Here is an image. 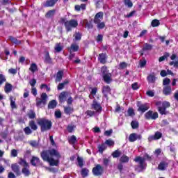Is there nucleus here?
Wrapping results in <instances>:
<instances>
[{"label":"nucleus","instance_id":"cd10ccee","mask_svg":"<svg viewBox=\"0 0 178 178\" xmlns=\"http://www.w3.org/2000/svg\"><path fill=\"white\" fill-rule=\"evenodd\" d=\"M102 92V94H104V97H108L107 94H109V92H111V87H109V86H103Z\"/></svg>","mask_w":178,"mask_h":178},{"label":"nucleus","instance_id":"39448f33","mask_svg":"<svg viewBox=\"0 0 178 178\" xmlns=\"http://www.w3.org/2000/svg\"><path fill=\"white\" fill-rule=\"evenodd\" d=\"M156 106L158 107V111L159 112L160 115H168V111H166V109L168 108H170V103L169 102H156L155 103Z\"/></svg>","mask_w":178,"mask_h":178},{"label":"nucleus","instance_id":"49530a36","mask_svg":"<svg viewBox=\"0 0 178 178\" xmlns=\"http://www.w3.org/2000/svg\"><path fill=\"white\" fill-rule=\"evenodd\" d=\"M160 24H161V22H159V20L156 19H153L151 22L152 27H158Z\"/></svg>","mask_w":178,"mask_h":178},{"label":"nucleus","instance_id":"aec40b11","mask_svg":"<svg viewBox=\"0 0 178 178\" xmlns=\"http://www.w3.org/2000/svg\"><path fill=\"white\" fill-rule=\"evenodd\" d=\"M169 166V163L166 162L165 161H163L160 162V163L158 165V170H166L168 167Z\"/></svg>","mask_w":178,"mask_h":178},{"label":"nucleus","instance_id":"e2e57ef3","mask_svg":"<svg viewBox=\"0 0 178 178\" xmlns=\"http://www.w3.org/2000/svg\"><path fill=\"white\" fill-rule=\"evenodd\" d=\"M104 144H106L108 147H113V145H115V142L111 139H108L105 141Z\"/></svg>","mask_w":178,"mask_h":178},{"label":"nucleus","instance_id":"f257e3e1","mask_svg":"<svg viewBox=\"0 0 178 178\" xmlns=\"http://www.w3.org/2000/svg\"><path fill=\"white\" fill-rule=\"evenodd\" d=\"M37 124L40 127L41 133L48 131L52 129V121L45 118H38L37 120Z\"/></svg>","mask_w":178,"mask_h":178},{"label":"nucleus","instance_id":"a19ab883","mask_svg":"<svg viewBox=\"0 0 178 178\" xmlns=\"http://www.w3.org/2000/svg\"><path fill=\"white\" fill-rule=\"evenodd\" d=\"M74 111V109L72 107L67 106L64 108L65 115H71V113H73Z\"/></svg>","mask_w":178,"mask_h":178},{"label":"nucleus","instance_id":"6e6552de","mask_svg":"<svg viewBox=\"0 0 178 178\" xmlns=\"http://www.w3.org/2000/svg\"><path fill=\"white\" fill-rule=\"evenodd\" d=\"M94 176H102L104 173V167L100 164H97L92 170Z\"/></svg>","mask_w":178,"mask_h":178},{"label":"nucleus","instance_id":"dca6fc26","mask_svg":"<svg viewBox=\"0 0 178 178\" xmlns=\"http://www.w3.org/2000/svg\"><path fill=\"white\" fill-rule=\"evenodd\" d=\"M11 169L14 173H15L16 176H21L22 172H20V166L17 165V163H14L11 165Z\"/></svg>","mask_w":178,"mask_h":178},{"label":"nucleus","instance_id":"f3484780","mask_svg":"<svg viewBox=\"0 0 178 178\" xmlns=\"http://www.w3.org/2000/svg\"><path fill=\"white\" fill-rule=\"evenodd\" d=\"M58 0H47L44 2L43 6L44 8H52L56 5V3Z\"/></svg>","mask_w":178,"mask_h":178},{"label":"nucleus","instance_id":"4be33fe9","mask_svg":"<svg viewBox=\"0 0 178 178\" xmlns=\"http://www.w3.org/2000/svg\"><path fill=\"white\" fill-rule=\"evenodd\" d=\"M63 79V70H59L56 75L55 83H60Z\"/></svg>","mask_w":178,"mask_h":178},{"label":"nucleus","instance_id":"c85d7f7f","mask_svg":"<svg viewBox=\"0 0 178 178\" xmlns=\"http://www.w3.org/2000/svg\"><path fill=\"white\" fill-rule=\"evenodd\" d=\"M163 92L164 95H170L172 94V87L169 86H165L163 89Z\"/></svg>","mask_w":178,"mask_h":178},{"label":"nucleus","instance_id":"5701e85b","mask_svg":"<svg viewBox=\"0 0 178 178\" xmlns=\"http://www.w3.org/2000/svg\"><path fill=\"white\" fill-rule=\"evenodd\" d=\"M79 49H80V47L79 46V44L76 43H72L70 47V54H73V52H77Z\"/></svg>","mask_w":178,"mask_h":178},{"label":"nucleus","instance_id":"4468645a","mask_svg":"<svg viewBox=\"0 0 178 178\" xmlns=\"http://www.w3.org/2000/svg\"><path fill=\"white\" fill-rule=\"evenodd\" d=\"M98 60L99 63L105 65V63H106V60H108V55H106V53L99 54L98 56Z\"/></svg>","mask_w":178,"mask_h":178},{"label":"nucleus","instance_id":"de8ad7c7","mask_svg":"<svg viewBox=\"0 0 178 178\" xmlns=\"http://www.w3.org/2000/svg\"><path fill=\"white\" fill-rule=\"evenodd\" d=\"M148 83H155V75L150 74L147 77Z\"/></svg>","mask_w":178,"mask_h":178},{"label":"nucleus","instance_id":"58836bf2","mask_svg":"<svg viewBox=\"0 0 178 178\" xmlns=\"http://www.w3.org/2000/svg\"><path fill=\"white\" fill-rule=\"evenodd\" d=\"M129 161H130V158H129V156H127L126 155H122L120 158V163H127L129 162Z\"/></svg>","mask_w":178,"mask_h":178},{"label":"nucleus","instance_id":"a878e982","mask_svg":"<svg viewBox=\"0 0 178 178\" xmlns=\"http://www.w3.org/2000/svg\"><path fill=\"white\" fill-rule=\"evenodd\" d=\"M44 63L47 65H52V58L49 56V52H47L45 56H44Z\"/></svg>","mask_w":178,"mask_h":178},{"label":"nucleus","instance_id":"b1692460","mask_svg":"<svg viewBox=\"0 0 178 178\" xmlns=\"http://www.w3.org/2000/svg\"><path fill=\"white\" fill-rule=\"evenodd\" d=\"M55 13H56V10H50L46 13L44 17H46V19H52V17L55 16Z\"/></svg>","mask_w":178,"mask_h":178},{"label":"nucleus","instance_id":"79ce46f5","mask_svg":"<svg viewBox=\"0 0 178 178\" xmlns=\"http://www.w3.org/2000/svg\"><path fill=\"white\" fill-rule=\"evenodd\" d=\"M97 148L100 154H104V151L106 149V145H105V143H102L101 145H98Z\"/></svg>","mask_w":178,"mask_h":178},{"label":"nucleus","instance_id":"bb28decb","mask_svg":"<svg viewBox=\"0 0 178 178\" xmlns=\"http://www.w3.org/2000/svg\"><path fill=\"white\" fill-rule=\"evenodd\" d=\"M87 5L82 3L81 5H75L74 10L76 12H80V10H86Z\"/></svg>","mask_w":178,"mask_h":178},{"label":"nucleus","instance_id":"393cba45","mask_svg":"<svg viewBox=\"0 0 178 178\" xmlns=\"http://www.w3.org/2000/svg\"><path fill=\"white\" fill-rule=\"evenodd\" d=\"M26 177H29L31 172H30V165L29 167H23L22 172Z\"/></svg>","mask_w":178,"mask_h":178},{"label":"nucleus","instance_id":"9b49d317","mask_svg":"<svg viewBox=\"0 0 178 178\" xmlns=\"http://www.w3.org/2000/svg\"><path fill=\"white\" fill-rule=\"evenodd\" d=\"M92 109L96 111L97 113H101L102 112V106H101V104L98 103L97 102V99H94L92 102V104L91 105Z\"/></svg>","mask_w":178,"mask_h":178},{"label":"nucleus","instance_id":"1a4fd4ad","mask_svg":"<svg viewBox=\"0 0 178 178\" xmlns=\"http://www.w3.org/2000/svg\"><path fill=\"white\" fill-rule=\"evenodd\" d=\"M136 106L138 107V112H140L141 113H145V112H147L149 109L147 104H143L140 101L137 102Z\"/></svg>","mask_w":178,"mask_h":178},{"label":"nucleus","instance_id":"f704fd0d","mask_svg":"<svg viewBox=\"0 0 178 178\" xmlns=\"http://www.w3.org/2000/svg\"><path fill=\"white\" fill-rule=\"evenodd\" d=\"M68 143L71 145H74V144L77 143V138L76 137V136L74 135L71 136V137L68 138Z\"/></svg>","mask_w":178,"mask_h":178},{"label":"nucleus","instance_id":"4d7b16f0","mask_svg":"<svg viewBox=\"0 0 178 178\" xmlns=\"http://www.w3.org/2000/svg\"><path fill=\"white\" fill-rule=\"evenodd\" d=\"M24 131L26 136H30L31 133H33V131H31V129H30V127H26L24 129Z\"/></svg>","mask_w":178,"mask_h":178},{"label":"nucleus","instance_id":"423d86ee","mask_svg":"<svg viewBox=\"0 0 178 178\" xmlns=\"http://www.w3.org/2000/svg\"><path fill=\"white\" fill-rule=\"evenodd\" d=\"M47 101H48V95L47 93L43 92L40 95V98H36V106L42 108L47 105Z\"/></svg>","mask_w":178,"mask_h":178},{"label":"nucleus","instance_id":"603ef678","mask_svg":"<svg viewBox=\"0 0 178 178\" xmlns=\"http://www.w3.org/2000/svg\"><path fill=\"white\" fill-rule=\"evenodd\" d=\"M131 126L132 127V129H138L139 127V124L138 121H131Z\"/></svg>","mask_w":178,"mask_h":178},{"label":"nucleus","instance_id":"09e8293b","mask_svg":"<svg viewBox=\"0 0 178 178\" xmlns=\"http://www.w3.org/2000/svg\"><path fill=\"white\" fill-rule=\"evenodd\" d=\"M77 162L80 168H83V166H84V160H83V158L78 156Z\"/></svg>","mask_w":178,"mask_h":178},{"label":"nucleus","instance_id":"20e7f679","mask_svg":"<svg viewBox=\"0 0 178 178\" xmlns=\"http://www.w3.org/2000/svg\"><path fill=\"white\" fill-rule=\"evenodd\" d=\"M40 156L44 162H48L50 166H58L59 165V159L55 160L54 158L50 157L47 152H42Z\"/></svg>","mask_w":178,"mask_h":178},{"label":"nucleus","instance_id":"5fc2aeb1","mask_svg":"<svg viewBox=\"0 0 178 178\" xmlns=\"http://www.w3.org/2000/svg\"><path fill=\"white\" fill-rule=\"evenodd\" d=\"M124 3L125 6H128V8H133V2L131 0H124Z\"/></svg>","mask_w":178,"mask_h":178},{"label":"nucleus","instance_id":"2eb2a0df","mask_svg":"<svg viewBox=\"0 0 178 178\" xmlns=\"http://www.w3.org/2000/svg\"><path fill=\"white\" fill-rule=\"evenodd\" d=\"M161 138H162V134L160 131H156L154 136H149L148 140L151 142L156 140H161Z\"/></svg>","mask_w":178,"mask_h":178},{"label":"nucleus","instance_id":"c9c22d12","mask_svg":"<svg viewBox=\"0 0 178 178\" xmlns=\"http://www.w3.org/2000/svg\"><path fill=\"white\" fill-rule=\"evenodd\" d=\"M12 88H13V86H12V84L9 83H6L4 87V91L5 92H6V94H8L10 92V91H12Z\"/></svg>","mask_w":178,"mask_h":178},{"label":"nucleus","instance_id":"f03ea898","mask_svg":"<svg viewBox=\"0 0 178 178\" xmlns=\"http://www.w3.org/2000/svg\"><path fill=\"white\" fill-rule=\"evenodd\" d=\"M145 159L147 161H152V156H149L148 154L145 153L144 158L141 156H137L134 159V162H139V165L138 168L140 169L138 172H143L145 169H147V163H145Z\"/></svg>","mask_w":178,"mask_h":178},{"label":"nucleus","instance_id":"c756f323","mask_svg":"<svg viewBox=\"0 0 178 178\" xmlns=\"http://www.w3.org/2000/svg\"><path fill=\"white\" fill-rule=\"evenodd\" d=\"M57 105H58V102H56V100L53 99L49 102L48 109H55Z\"/></svg>","mask_w":178,"mask_h":178},{"label":"nucleus","instance_id":"9d476101","mask_svg":"<svg viewBox=\"0 0 178 178\" xmlns=\"http://www.w3.org/2000/svg\"><path fill=\"white\" fill-rule=\"evenodd\" d=\"M42 152H47L49 155V156H56V158H57V159H60L61 156L60 154H59V152H58V150L55 149H49V150H43L42 151Z\"/></svg>","mask_w":178,"mask_h":178},{"label":"nucleus","instance_id":"864d4df0","mask_svg":"<svg viewBox=\"0 0 178 178\" xmlns=\"http://www.w3.org/2000/svg\"><path fill=\"white\" fill-rule=\"evenodd\" d=\"M3 83H6V76L5 75L0 74V87L3 84Z\"/></svg>","mask_w":178,"mask_h":178},{"label":"nucleus","instance_id":"72a5a7b5","mask_svg":"<svg viewBox=\"0 0 178 178\" xmlns=\"http://www.w3.org/2000/svg\"><path fill=\"white\" fill-rule=\"evenodd\" d=\"M29 126L31 127V130H33L34 131L38 129V126H37V124H35V121L34 120L29 121Z\"/></svg>","mask_w":178,"mask_h":178},{"label":"nucleus","instance_id":"13d9d810","mask_svg":"<svg viewBox=\"0 0 178 178\" xmlns=\"http://www.w3.org/2000/svg\"><path fill=\"white\" fill-rule=\"evenodd\" d=\"M54 49L56 52H61L63 48H62V46H60V43H56V47H54Z\"/></svg>","mask_w":178,"mask_h":178},{"label":"nucleus","instance_id":"7ed1b4c3","mask_svg":"<svg viewBox=\"0 0 178 178\" xmlns=\"http://www.w3.org/2000/svg\"><path fill=\"white\" fill-rule=\"evenodd\" d=\"M60 23L64 24L67 33L72 31V29H76L79 26V22L74 19L67 20L66 18H60Z\"/></svg>","mask_w":178,"mask_h":178},{"label":"nucleus","instance_id":"4c0bfd02","mask_svg":"<svg viewBox=\"0 0 178 178\" xmlns=\"http://www.w3.org/2000/svg\"><path fill=\"white\" fill-rule=\"evenodd\" d=\"M19 165L21 166H23V168L29 167V163L26 161L24 159H19V161L18 162Z\"/></svg>","mask_w":178,"mask_h":178},{"label":"nucleus","instance_id":"052dcab7","mask_svg":"<svg viewBox=\"0 0 178 178\" xmlns=\"http://www.w3.org/2000/svg\"><path fill=\"white\" fill-rule=\"evenodd\" d=\"M90 171L88 170V169H87V168H83L82 170H81V175H82V176H84V177H86V176H88V172H89Z\"/></svg>","mask_w":178,"mask_h":178},{"label":"nucleus","instance_id":"0e129e2a","mask_svg":"<svg viewBox=\"0 0 178 178\" xmlns=\"http://www.w3.org/2000/svg\"><path fill=\"white\" fill-rule=\"evenodd\" d=\"M101 72H102V76H104V74H108V67L105 65L102 67Z\"/></svg>","mask_w":178,"mask_h":178},{"label":"nucleus","instance_id":"412c9836","mask_svg":"<svg viewBox=\"0 0 178 178\" xmlns=\"http://www.w3.org/2000/svg\"><path fill=\"white\" fill-rule=\"evenodd\" d=\"M103 80L105 83L107 84H109L112 82V74L108 73L104 74V75H102Z\"/></svg>","mask_w":178,"mask_h":178},{"label":"nucleus","instance_id":"e433bc0d","mask_svg":"<svg viewBox=\"0 0 178 178\" xmlns=\"http://www.w3.org/2000/svg\"><path fill=\"white\" fill-rule=\"evenodd\" d=\"M152 48H154V46H152V44L145 43L144 44L143 47L142 48V51H143V52H144L145 51H152Z\"/></svg>","mask_w":178,"mask_h":178},{"label":"nucleus","instance_id":"7c9ffc66","mask_svg":"<svg viewBox=\"0 0 178 178\" xmlns=\"http://www.w3.org/2000/svg\"><path fill=\"white\" fill-rule=\"evenodd\" d=\"M66 84H69V79H65L62 83H60L57 86V89L58 90H63V88H65V86H66Z\"/></svg>","mask_w":178,"mask_h":178},{"label":"nucleus","instance_id":"3c124183","mask_svg":"<svg viewBox=\"0 0 178 178\" xmlns=\"http://www.w3.org/2000/svg\"><path fill=\"white\" fill-rule=\"evenodd\" d=\"M126 67H127V63L126 62H121L120 64H119V67L118 69L120 70H123L124 69H126Z\"/></svg>","mask_w":178,"mask_h":178},{"label":"nucleus","instance_id":"ea45409f","mask_svg":"<svg viewBox=\"0 0 178 178\" xmlns=\"http://www.w3.org/2000/svg\"><path fill=\"white\" fill-rule=\"evenodd\" d=\"M10 106L12 109H16V108H17L15 103L16 98H15V97L10 96Z\"/></svg>","mask_w":178,"mask_h":178},{"label":"nucleus","instance_id":"338daca9","mask_svg":"<svg viewBox=\"0 0 178 178\" xmlns=\"http://www.w3.org/2000/svg\"><path fill=\"white\" fill-rule=\"evenodd\" d=\"M170 84V79L169 78H165L163 81V86H169Z\"/></svg>","mask_w":178,"mask_h":178},{"label":"nucleus","instance_id":"f8f14e48","mask_svg":"<svg viewBox=\"0 0 178 178\" xmlns=\"http://www.w3.org/2000/svg\"><path fill=\"white\" fill-rule=\"evenodd\" d=\"M103 19H104V13L100 11L95 15L93 22L95 23V24L101 23V20H102Z\"/></svg>","mask_w":178,"mask_h":178},{"label":"nucleus","instance_id":"37998d69","mask_svg":"<svg viewBox=\"0 0 178 178\" xmlns=\"http://www.w3.org/2000/svg\"><path fill=\"white\" fill-rule=\"evenodd\" d=\"M29 70L32 73H35V72H37V70H38V67L37 66V64H35V63L31 64Z\"/></svg>","mask_w":178,"mask_h":178},{"label":"nucleus","instance_id":"680f3d73","mask_svg":"<svg viewBox=\"0 0 178 178\" xmlns=\"http://www.w3.org/2000/svg\"><path fill=\"white\" fill-rule=\"evenodd\" d=\"M28 116L29 119H35V112H34V111L31 110L28 113Z\"/></svg>","mask_w":178,"mask_h":178},{"label":"nucleus","instance_id":"6e6d98bb","mask_svg":"<svg viewBox=\"0 0 178 178\" xmlns=\"http://www.w3.org/2000/svg\"><path fill=\"white\" fill-rule=\"evenodd\" d=\"M170 56V54L169 53H165L163 56H161L159 58V62H163V60H165V59L167 58H169Z\"/></svg>","mask_w":178,"mask_h":178},{"label":"nucleus","instance_id":"473e14b6","mask_svg":"<svg viewBox=\"0 0 178 178\" xmlns=\"http://www.w3.org/2000/svg\"><path fill=\"white\" fill-rule=\"evenodd\" d=\"M10 41L13 42V44H15V45H20L22 44V41L17 40V38L13 37V36H9L8 37Z\"/></svg>","mask_w":178,"mask_h":178},{"label":"nucleus","instance_id":"2f4dec72","mask_svg":"<svg viewBox=\"0 0 178 178\" xmlns=\"http://www.w3.org/2000/svg\"><path fill=\"white\" fill-rule=\"evenodd\" d=\"M74 39L73 41H81V33L80 32H75L74 34L73 35Z\"/></svg>","mask_w":178,"mask_h":178},{"label":"nucleus","instance_id":"774afa93","mask_svg":"<svg viewBox=\"0 0 178 178\" xmlns=\"http://www.w3.org/2000/svg\"><path fill=\"white\" fill-rule=\"evenodd\" d=\"M74 126L73 125H68L67 127V130L68 131V133H73V131H74Z\"/></svg>","mask_w":178,"mask_h":178},{"label":"nucleus","instance_id":"a211bd4d","mask_svg":"<svg viewBox=\"0 0 178 178\" xmlns=\"http://www.w3.org/2000/svg\"><path fill=\"white\" fill-rule=\"evenodd\" d=\"M31 164L32 166H40L42 165L41 160H40V158L33 156L31 159Z\"/></svg>","mask_w":178,"mask_h":178},{"label":"nucleus","instance_id":"6ab92c4d","mask_svg":"<svg viewBox=\"0 0 178 178\" xmlns=\"http://www.w3.org/2000/svg\"><path fill=\"white\" fill-rule=\"evenodd\" d=\"M67 95H69V93L67 92H62L61 93H60L59 96H58V101L60 102V104H63V102H65L67 98Z\"/></svg>","mask_w":178,"mask_h":178},{"label":"nucleus","instance_id":"a18cd8bd","mask_svg":"<svg viewBox=\"0 0 178 178\" xmlns=\"http://www.w3.org/2000/svg\"><path fill=\"white\" fill-rule=\"evenodd\" d=\"M109 163H111V158H104L103 159V165L105 168H108L109 166Z\"/></svg>","mask_w":178,"mask_h":178},{"label":"nucleus","instance_id":"69168bd1","mask_svg":"<svg viewBox=\"0 0 178 178\" xmlns=\"http://www.w3.org/2000/svg\"><path fill=\"white\" fill-rule=\"evenodd\" d=\"M1 5H3L5 6L6 5H9L12 3V1L10 0H0Z\"/></svg>","mask_w":178,"mask_h":178},{"label":"nucleus","instance_id":"bf43d9fd","mask_svg":"<svg viewBox=\"0 0 178 178\" xmlns=\"http://www.w3.org/2000/svg\"><path fill=\"white\" fill-rule=\"evenodd\" d=\"M96 24H97V27L99 30H102L103 29H105V22H100Z\"/></svg>","mask_w":178,"mask_h":178},{"label":"nucleus","instance_id":"0eeeda50","mask_svg":"<svg viewBox=\"0 0 178 178\" xmlns=\"http://www.w3.org/2000/svg\"><path fill=\"white\" fill-rule=\"evenodd\" d=\"M159 118V115H158V112H154L149 110L145 114V118L146 120H156Z\"/></svg>","mask_w":178,"mask_h":178},{"label":"nucleus","instance_id":"ddd939ff","mask_svg":"<svg viewBox=\"0 0 178 178\" xmlns=\"http://www.w3.org/2000/svg\"><path fill=\"white\" fill-rule=\"evenodd\" d=\"M141 135L137 134L136 133H132L129 136V141L130 143H134V141H137V140H141Z\"/></svg>","mask_w":178,"mask_h":178},{"label":"nucleus","instance_id":"8fccbe9b","mask_svg":"<svg viewBox=\"0 0 178 178\" xmlns=\"http://www.w3.org/2000/svg\"><path fill=\"white\" fill-rule=\"evenodd\" d=\"M122 155V152L119 150H115L112 153L113 158H119Z\"/></svg>","mask_w":178,"mask_h":178},{"label":"nucleus","instance_id":"c03bdc74","mask_svg":"<svg viewBox=\"0 0 178 178\" xmlns=\"http://www.w3.org/2000/svg\"><path fill=\"white\" fill-rule=\"evenodd\" d=\"M127 116H130L131 118H134V116H136V113L134 112V108H128Z\"/></svg>","mask_w":178,"mask_h":178}]
</instances>
